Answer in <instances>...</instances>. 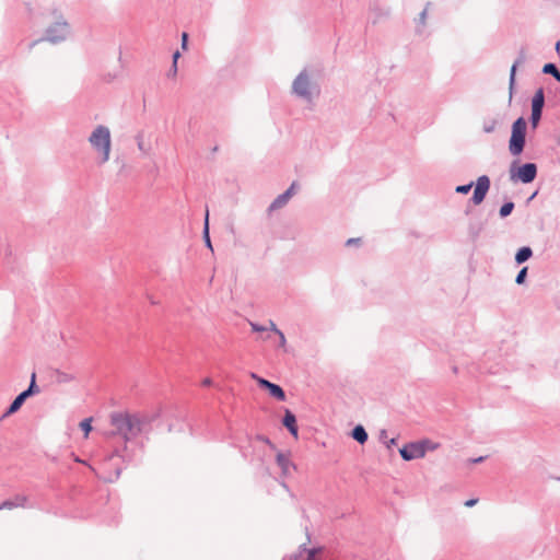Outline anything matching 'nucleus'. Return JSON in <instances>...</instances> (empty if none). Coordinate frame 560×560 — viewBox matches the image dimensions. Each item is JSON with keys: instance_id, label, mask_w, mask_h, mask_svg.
I'll use <instances>...</instances> for the list:
<instances>
[{"instance_id": "f257e3e1", "label": "nucleus", "mask_w": 560, "mask_h": 560, "mask_svg": "<svg viewBox=\"0 0 560 560\" xmlns=\"http://www.w3.org/2000/svg\"><path fill=\"white\" fill-rule=\"evenodd\" d=\"M110 423L115 429L113 434L120 435L125 443L150 430V420L137 413L114 412Z\"/></svg>"}, {"instance_id": "f03ea898", "label": "nucleus", "mask_w": 560, "mask_h": 560, "mask_svg": "<svg viewBox=\"0 0 560 560\" xmlns=\"http://www.w3.org/2000/svg\"><path fill=\"white\" fill-rule=\"evenodd\" d=\"M68 33V23L62 19V16H58L56 23L47 28V37L34 40L30 48L31 50H35L38 56H43L48 50L49 43L56 44L65 40Z\"/></svg>"}, {"instance_id": "7ed1b4c3", "label": "nucleus", "mask_w": 560, "mask_h": 560, "mask_svg": "<svg viewBox=\"0 0 560 560\" xmlns=\"http://www.w3.org/2000/svg\"><path fill=\"white\" fill-rule=\"evenodd\" d=\"M490 185H491L490 178L487 175H481L477 178V182L475 184L472 182H470L465 185L456 186L455 191L457 194L466 195L475 186L474 194L470 198V201L475 206H478L485 200V198L490 189Z\"/></svg>"}, {"instance_id": "20e7f679", "label": "nucleus", "mask_w": 560, "mask_h": 560, "mask_svg": "<svg viewBox=\"0 0 560 560\" xmlns=\"http://www.w3.org/2000/svg\"><path fill=\"white\" fill-rule=\"evenodd\" d=\"M428 443L429 440H421L407 443L399 450V454L401 458L406 462L422 458L425 456Z\"/></svg>"}, {"instance_id": "39448f33", "label": "nucleus", "mask_w": 560, "mask_h": 560, "mask_svg": "<svg viewBox=\"0 0 560 560\" xmlns=\"http://www.w3.org/2000/svg\"><path fill=\"white\" fill-rule=\"evenodd\" d=\"M518 180L523 184H529L534 182L537 176V166L535 163H525L517 168V173L515 174Z\"/></svg>"}, {"instance_id": "423d86ee", "label": "nucleus", "mask_w": 560, "mask_h": 560, "mask_svg": "<svg viewBox=\"0 0 560 560\" xmlns=\"http://www.w3.org/2000/svg\"><path fill=\"white\" fill-rule=\"evenodd\" d=\"M295 187H296V184L293 182L284 192L280 194L270 203V206L268 207V210L271 212V211H275V210H278V209H281L282 207H284L288 203V201L290 200V198L293 196Z\"/></svg>"}, {"instance_id": "0eeeda50", "label": "nucleus", "mask_w": 560, "mask_h": 560, "mask_svg": "<svg viewBox=\"0 0 560 560\" xmlns=\"http://www.w3.org/2000/svg\"><path fill=\"white\" fill-rule=\"evenodd\" d=\"M310 79L306 73L302 72L293 82V91L303 97H307L310 95Z\"/></svg>"}, {"instance_id": "6e6552de", "label": "nucleus", "mask_w": 560, "mask_h": 560, "mask_svg": "<svg viewBox=\"0 0 560 560\" xmlns=\"http://www.w3.org/2000/svg\"><path fill=\"white\" fill-rule=\"evenodd\" d=\"M1 510H13L16 508H30L28 498L24 494H15L12 499L4 500L0 503Z\"/></svg>"}, {"instance_id": "1a4fd4ad", "label": "nucleus", "mask_w": 560, "mask_h": 560, "mask_svg": "<svg viewBox=\"0 0 560 560\" xmlns=\"http://www.w3.org/2000/svg\"><path fill=\"white\" fill-rule=\"evenodd\" d=\"M276 462L284 477H288L291 471L295 469V465L291 462L289 453L278 452Z\"/></svg>"}, {"instance_id": "9d476101", "label": "nucleus", "mask_w": 560, "mask_h": 560, "mask_svg": "<svg viewBox=\"0 0 560 560\" xmlns=\"http://www.w3.org/2000/svg\"><path fill=\"white\" fill-rule=\"evenodd\" d=\"M282 424L288 429V431L290 432V434L292 436H294L295 439L298 438L299 428L296 424V417L291 410H289V409L284 410V416L282 418Z\"/></svg>"}, {"instance_id": "9b49d317", "label": "nucleus", "mask_w": 560, "mask_h": 560, "mask_svg": "<svg viewBox=\"0 0 560 560\" xmlns=\"http://www.w3.org/2000/svg\"><path fill=\"white\" fill-rule=\"evenodd\" d=\"M94 151L98 154V162L105 163L109 158L112 142H91Z\"/></svg>"}, {"instance_id": "f8f14e48", "label": "nucleus", "mask_w": 560, "mask_h": 560, "mask_svg": "<svg viewBox=\"0 0 560 560\" xmlns=\"http://www.w3.org/2000/svg\"><path fill=\"white\" fill-rule=\"evenodd\" d=\"M526 121L524 118H518L512 128V135L510 140H525Z\"/></svg>"}, {"instance_id": "ddd939ff", "label": "nucleus", "mask_w": 560, "mask_h": 560, "mask_svg": "<svg viewBox=\"0 0 560 560\" xmlns=\"http://www.w3.org/2000/svg\"><path fill=\"white\" fill-rule=\"evenodd\" d=\"M485 222L481 219L472 218L468 224V234L472 241H476L483 231Z\"/></svg>"}, {"instance_id": "4468645a", "label": "nucleus", "mask_w": 560, "mask_h": 560, "mask_svg": "<svg viewBox=\"0 0 560 560\" xmlns=\"http://www.w3.org/2000/svg\"><path fill=\"white\" fill-rule=\"evenodd\" d=\"M27 398V395L24 392H21L10 404V406L3 413L2 418L15 413L22 407V405L25 402Z\"/></svg>"}, {"instance_id": "2eb2a0df", "label": "nucleus", "mask_w": 560, "mask_h": 560, "mask_svg": "<svg viewBox=\"0 0 560 560\" xmlns=\"http://www.w3.org/2000/svg\"><path fill=\"white\" fill-rule=\"evenodd\" d=\"M127 451H128L127 445H125L122 450L115 448L112 454L105 456L103 465L104 466L107 465V463H109L115 456L121 457L122 460H125V462H129V463L132 462L133 457L131 455H129Z\"/></svg>"}, {"instance_id": "dca6fc26", "label": "nucleus", "mask_w": 560, "mask_h": 560, "mask_svg": "<svg viewBox=\"0 0 560 560\" xmlns=\"http://www.w3.org/2000/svg\"><path fill=\"white\" fill-rule=\"evenodd\" d=\"M351 438L353 440H355L358 443L360 444H364L368 439H369V435H368V432L366 430L364 429L363 425L361 424H358L355 425L352 431H351Z\"/></svg>"}, {"instance_id": "f3484780", "label": "nucleus", "mask_w": 560, "mask_h": 560, "mask_svg": "<svg viewBox=\"0 0 560 560\" xmlns=\"http://www.w3.org/2000/svg\"><path fill=\"white\" fill-rule=\"evenodd\" d=\"M267 390L271 397L276 398L279 401H284L287 398L283 388L276 383H271L270 385H268Z\"/></svg>"}, {"instance_id": "a211bd4d", "label": "nucleus", "mask_w": 560, "mask_h": 560, "mask_svg": "<svg viewBox=\"0 0 560 560\" xmlns=\"http://www.w3.org/2000/svg\"><path fill=\"white\" fill-rule=\"evenodd\" d=\"M533 256V250L529 246L521 247L515 254V261L517 265H522Z\"/></svg>"}, {"instance_id": "6ab92c4d", "label": "nucleus", "mask_w": 560, "mask_h": 560, "mask_svg": "<svg viewBox=\"0 0 560 560\" xmlns=\"http://www.w3.org/2000/svg\"><path fill=\"white\" fill-rule=\"evenodd\" d=\"M110 131L105 126H98L91 135L89 140H109Z\"/></svg>"}, {"instance_id": "aec40b11", "label": "nucleus", "mask_w": 560, "mask_h": 560, "mask_svg": "<svg viewBox=\"0 0 560 560\" xmlns=\"http://www.w3.org/2000/svg\"><path fill=\"white\" fill-rule=\"evenodd\" d=\"M23 392L27 395L28 398L32 397L33 395H36L39 393V387L36 384V373L35 372H33L31 375V381H30L28 387Z\"/></svg>"}, {"instance_id": "412c9836", "label": "nucleus", "mask_w": 560, "mask_h": 560, "mask_svg": "<svg viewBox=\"0 0 560 560\" xmlns=\"http://www.w3.org/2000/svg\"><path fill=\"white\" fill-rule=\"evenodd\" d=\"M542 106H544V91L541 89H539L534 97H533V101H532V108L534 109H542Z\"/></svg>"}, {"instance_id": "4be33fe9", "label": "nucleus", "mask_w": 560, "mask_h": 560, "mask_svg": "<svg viewBox=\"0 0 560 560\" xmlns=\"http://www.w3.org/2000/svg\"><path fill=\"white\" fill-rule=\"evenodd\" d=\"M202 234H203L206 246L208 248H210L211 250H213L212 244H211V240H210V236H209V211L208 210H207L206 217H205V224H203V232H202Z\"/></svg>"}, {"instance_id": "5701e85b", "label": "nucleus", "mask_w": 560, "mask_h": 560, "mask_svg": "<svg viewBox=\"0 0 560 560\" xmlns=\"http://www.w3.org/2000/svg\"><path fill=\"white\" fill-rule=\"evenodd\" d=\"M514 207H515V205H514V202H513V201H506V202H504V203L501 206L500 210H499V214H500V217H501L502 219H503V218L509 217V215L512 213V211L514 210Z\"/></svg>"}, {"instance_id": "b1692460", "label": "nucleus", "mask_w": 560, "mask_h": 560, "mask_svg": "<svg viewBox=\"0 0 560 560\" xmlns=\"http://www.w3.org/2000/svg\"><path fill=\"white\" fill-rule=\"evenodd\" d=\"M542 71L545 73L553 75V78L560 82V71L557 69V67L553 63H546L542 68Z\"/></svg>"}, {"instance_id": "393cba45", "label": "nucleus", "mask_w": 560, "mask_h": 560, "mask_svg": "<svg viewBox=\"0 0 560 560\" xmlns=\"http://www.w3.org/2000/svg\"><path fill=\"white\" fill-rule=\"evenodd\" d=\"M55 380L59 384L69 383L73 380V376L62 371H56Z\"/></svg>"}, {"instance_id": "a878e982", "label": "nucleus", "mask_w": 560, "mask_h": 560, "mask_svg": "<svg viewBox=\"0 0 560 560\" xmlns=\"http://www.w3.org/2000/svg\"><path fill=\"white\" fill-rule=\"evenodd\" d=\"M510 143V152L513 155H518L525 149L527 142H509Z\"/></svg>"}, {"instance_id": "bb28decb", "label": "nucleus", "mask_w": 560, "mask_h": 560, "mask_svg": "<svg viewBox=\"0 0 560 560\" xmlns=\"http://www.w3.org/2000/svg\"><path fill=\"white\" fill-rule=\"evenodd\" d=\"M92 419L85 418L80 422V428L84 432L85 436L91 432L92 425H91Z\"/></svg>"}, {"instance_id": "cd10ccee", "label": "nucleus", "mask_w": 560, "mask_h": 560, "mask_svg": "<svg viewBox=\"0 0 560 560\" xmlns=\"http://www.w3.org/2000/svg\"><path fill=\"white\" fill-rule=\"evenodd\" d=\"M301 549H302L303 551H306V552H307V560H317V559H316V556H317V553L320 551V549H319V548H311V549H307V548L305 547V545H302V546H301Z\"/></svg>"}, {"instance_id": "c85d7f7f", "label": "nucleus", "mask_w": 560, "mask_h": 560, "mask_svg": "<svg viewBox=\"0 0 560 560\" xmlns=\"http://www.w3.org/2000/svg\"><path fill=\"white\" fill-rule=\"evenodd\" d=\"M527 267H523L518 273L516 275L515 282L516 284H523L525 282V279L527 277Z\"/></svg>"}, {"instance_id": "c756f323", "label": "nucleus", "mask_w": 560, "mask_h": 560, "mask_svg": "<svg viewBox=\"0 0 560 560\" xmlns=\"http://www.w3.org/2000/svg\"><path fill=\"white\" fill-rule=\"evenodd\" d=\"M120 474H121V468L117 467L115 469L114 474H110L108 476H104L103 479L106 482H114V481H116L119 478Z\"/></svg>"}, {"instance_id": "7c9ffc66", "label": "nucleus", "mask_w": 560, "mask_h": 560, "mask_svg": "<svg viewBox=\"0 0 560 560\" xmlns=\"http://www.w3.org/2000/svg\"><path fill=\"white\" fill-rule=\"evenodd\" d=\"M540 116H541V110L540 109H534L532 108V122H533V126L536 127L539 119H540Z\"/></svg>"}, {"instance_id": "2f4dec72", "label": "nucleus", "mask_w": 560, "mask_h": 560, "mask_svg": "<svg viewBox=\"0 0 560 560\" xmlns=\"http://www.w3.org/2000/svg\"><path fill=\"white\" fill-rule=\"evenodd\" d=\"M179 51H176L174 55H173V67H172V70H171V75L172 77H175L176 73H177V59L179 58Z\"/></svg>"}, {"instance_id": "473e14b6", "label": "nucleus", "mask_w": 560, "mask_h": 560, "mask_svg": "<svg viewBox=\"0 0 560 560\" xmlns=\"http://www.w3.org/2000/svg\"><path fill=\"white\" fill-rule=\"evenodd\" d=\"M249 325L252 327V330L255 331V332H262V331H266L268 328L258 324V323H255V322H249Z\"/></svg>"}, {"instance_id": "72a5a7b5", "label": "nucleus", "mask_w": 560, "mask_h": 560, "mask_svg": "<svg viewBox=\"0 0 560 560\" xmlns=\"http://www.w3.org/2000/svg\"><path fill=\"white\" fill-rule=\"evenodd\" d=\"M518 62H515L512 68H511V73H510V86L512 88L514 82H515V73H516V67H517Z\"/></svg>"}, {"instance_id": "f704fd0d", "label": "nucleus", "mask_w": 560, "mask_h": 560, "mask_svg": "<svg viewBox=\"0 0 560 560\" xmlns=\"http://www.w3.org/2000/svg\"><path fill=\"white\" fill-rule=\"evenodd\" d=\"M257 382H258V385L264 388V389H268V385H270L272 382L266 380V378H262V377H258L257 378Z\"/></svg>"}, {"instance_id": "c9c22d12", "label": "nucleus", "mask_w": 560, "mask_h": 560, "mask_svg": "<svg viewBox=\"0 0 560 560\" xmlns=\"http://www.w3.org/2000/svg\"><path fill=\"white\" fill-rule=\"evenodd\" d=\"M257 439L266 444H268L271 448H275V445L271 443L270 439L265 435H258Z\"/></svg>"}, {"instance_id": "e433bc0d", "label": "nucleus", "mask_w": 560, "mask_h": 560, "mask_svg": "<svg viewBox=\"0 0 560 560\" xmlns=\"http://www.w3.org/2000/svg\"><path fill=\"white\" fill-rule=\"evenodd\" d=\"M277 335L279 336V346L284 347L287 342L284 334L282 331H278Z\"/></svg>"}, {"instance_id": "4c0bfd02", "label": "nucleus", "mask_w": 560, "mask_h": 560, "mask_svg": "<svg viewBox=\"0 0 560 560\" xmlns=\"http://www.w3.org/2000/svg\"><path fill=\"white\" fill-rule=\"evenodd\" d=\"M187 42H188V34L184 32L182 34V48L183 49L187 48Z\"/></svg>"}, {"instance_id": "58836bf2", "label": "nucleus", "mask_w": 560, "mask_h": 560, "mask_svg": "<svg viewBox=\"0 0 560 560\" xmlns=\"http://www.w3.org/2000/svg\"><path fill=\"white\" fill-rule=\"evenodd\" d=\"M486 458H487V456H479V457H476V458H470L469 463L470 464H479V463L485 462Z\"/></svg>"}, {"instance_id": "ea45409f", "label": "nucleus", "mask_w": 560, "mask_h": 560, "mask_svg": "<svg viewBox=\"0 0 560 560\" xmlns=\"http://www.w3.org/2000/svg\"><path fill=\"white\" fill-rule=\"evenodd\" d=\"M439 447V444L438 443H434L432 441L429 440V443L427 444V451H434Z\"/></svg>"}, {"instance_id": "a19ab883", "label": "nucleus", "mask_w": 560, "mask_h": 560, "mask_svg": "<svg viewBox=\"0 0 560 560\" xmlns=\"http://www.w3.org/2000/svg\"><path fill=\"white\" fill-rule=\"evenodd\" d=\"M360 242H361V238H349V240L346 242V245H347V246L358 245Z\"/></svg>"}, {"instance_id": "79ce46f5", "label": "nucleus", "mask_w": 560, "mask_h": 560, "mask_svg": "<svg viewBox=\"0 0 560 560\" xmlns=\"http://www.w3.org/2000/svg\"><path fill=\"white\" fill-rule=\"evenodd\" d=\"M397 443V439L396 438H392L389 440H386V442L384 443L387 448H390L393 445H396Z\"/></svg>"}, {"instance_id": "37998d69", "label": "nucleus", "mask_w": 560, "mask_h": 560, "mask_svg": "<svg viewBox=\"0 0 560 560\" xmlns=\"http://www.w3.org/2000/svg\"><path fill=\"white\" fill-rule=\"evenodd\" d=\"M387 440V431L386 430H382L380 432V441H382L383 443H385Z\"/></svg>"}, {"instance_id": "c03bdc74", "label": "nucleus", "mask_w": 560, "mask_h": 560, "mask_svg": "<svg viewBox=\"0 0 560 560\" xmlns=\"http://www.w3.org/2000/svg\"><path fill=\"white\" fill-rule=\"evenodd\" d=\"M478 502L477 499H469L465 502V505L468 506V508H471L474 506L476 503Z\"/></svg>"}, {"instance_id": "a18cd8bd", "label": "nucleus", "mask_w": 560, "mask_h": 560, "mask_svg": "<svg viewBox=\"0 0 560 560\" xmlns=\"http://www.w3.org/2000/svg\"><path fill=\"white\" fill-rule=\"evenodd\" d=\"M271 331L278 334V331H281L280 329H278L277 325L270 320V328H269Z\"/></svg>"}, {"instance_id": "49530a36", "label": "nucleus", "mask_w": 560, "mask_h": 560, "mask_svg": "<svg viewBox=\"0 0 560 560\" xmlns=\"http://www.w3.org/2000/svg\"><path fill=\"white\" fill-rule=\"evenodd\" d=\"M147 144H150V142H138V147L141 151L148 150Z\"/></svg>"}, {"instance_id": "de8ad7c7", "label": "nucleus", "mask_w": 560, "mask_h": 560, "mask_svg": "<svg viewBox=\"0 0 560 560\" xmlns=\"http://www.w3.org/2000/svg\"><path fill=\"white\" fill-rule=\"evenodd\" d=\"M202 385L203 386H210L212 385V380L210 377H206L203 381H202Z\"/></svg>"}, {"instance_id": "09e8293b", "label": "nucleus", "mask_w": 560, "mask_h": 560, "mask_svg": "<svg viewBox=\"0 0 560 560\" xmlns=\"http://www.w3.org/2000/svg\"><path fill=\"white\" fill-rule=\"evenodd\" d=\"M217 151H218V145L212 147V149H211V153L213 154V153H215Z\"/></svg>"}, {"instance_id": "8fccbe9b", "label": "nucleus", "mask_w": 560, "mask_h": 560, "mask_svg": "<svg viewBox=\"0 0 560 560\" xmlns=\"http://www.w3.org/2000/svg\"><path fill=\"white\" fill-rule=\"evenodd\" d=\"M556 479H557L558 481H560V477H557Z\"/></svg>"}]
</instances>
